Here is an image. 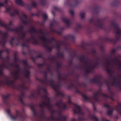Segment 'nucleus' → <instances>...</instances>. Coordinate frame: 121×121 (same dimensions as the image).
<instances>
[{
    "label": "nucleus",
    "instance_id": "obj_4",
    "mask_svg": "<svg viewBox=\"0 0 121 121\" xmlns=\"http://www.w3.org/2000/svg\"><path fill=\"white\" fill-rule=\"evenodd\" d=\"M14 13L13 14H11V15L13 16L14 14H16L18 13V12L17 10H14Z\"/></svg>",
    "mask_w": 121,
    "mask_h": 121
},
{
    "label": "nucleus",
    "instance_id": "obj_17",
    "mask_svg": "<svg viewBox=\"0 0 121 121\" xmlns=\"http://www.w3.org/2000/svg\"><path fill=\"white\" fill-rule=\"evenodd\" d=\"M76 112H75V113H76Z\"/></svg>",
    "mask_w": 121,
    "mask_h": 121
},
{
    "label": "nucleus",
    "instance_id": "obj_12",
    "mask_svg": "<svg viewBox=\"0 0 121 121\" xmlns=\"http://www.w3.org/2000/svg\"><path fill=\"white\" fill-rule=\"evenodd\" d=\"M64 22L66 23H68V20H65L64 21Z\"/></svg>",
    "mask_w": 121,
    "mask_h": 121
},
{
    "label": "nucleus",
    "instance_id": "obj_10",
    "mask_svg": "<svg viewBox=\"0 0 121 121\" xmlns=\"http://www.w3.org/2000/svg\"><path fill=\"white\" fill-rule=\"evenodd\" d=\"M112 112L111 111H109L108 112L107 114L108 115H110L112 113Z\"/></svg>",
    "mask_w": 121,
    "mask_h": 121
},
{
    "label": "nucleus",
    "instance_id": "obj_16",
    "mask_svg": "<svg viewBox=\"0 0 121 121\" xmlns=\"http://www.w3.org/2000/svg\"><path fill=\"white\" fill-rule=\"evenodd\" d=\"M52 14H54V13H53V12H52Z\"/></svg>",
    "mask_w": 121,
    "mask_h": 121
},
{
    "label": "nucleus",
    "instance_id": "obj_8",
    "mask_svg": "<svg viewBox=\"0 0 121 121\" xmlns=\"http://www.w3.org/2000/svg\"><path fill=\"white\" fill-rule=\"evenodd\" d=\"M75 107L76 108L77 110L78 109H80V107L77 105H75Z\"/></svg>",
    "mask_w": 121,
    "mask_h": 121
},
{
    "label": "nucleus",
    "instance_id": "obj_11",
    "mask_svg": "<svg viewBox=\"0 0 121 121\" xmlns=\"http://www.w3.org/2000/svg\"><path fill=\"white\" fill-rule=\"evenodd\" d=\"M44 0H40L39 2L41 3H42L43 2H44Z\"/></svg>",
    "mask_w": 121,
    "mask_h": 121
},
{
    "label": "nucleus",
    "instance_id": "obj_7",
    "mask_svg": "<svg viewBox=\"0 0 121 121\" xmlns=\"http://www.w3.org/2000/svg\"><path fill=\"white\" fill-rule=\"evenodd\" d=\"M6 112L7 114H9L10 112V110L9 109L7 110H6Z\"/></svg>",
    "mask_w": 121,
    "mask_h": 121
},
{
    "label": "nucleus",
    "instance_id": "obj_14",
    "mask_svg": "<svg viewBox=\"0 0 121 121\" xmlns=\"http://www.w3.org/2000/svg\"><path fill=\"white\" fill-rule=\"evenodd\" d=\"M104 121H109L107 120H105Z\"/></svg>",
    "mask_w": 121,
    "mask_h": 121
},
{
    "label": "nucleus",
    "instance_id": "obj_6",
    "mask_svg": "<svg viewBox=\"0 0 121 121\" xmlns=\"http://www.w3.org/2000/svg\"><path fill=\"white\" fill-rule=\"evenodd\" d=\"M11 9L10 8H6V11L7 12H9V11H11Z\"/></svg>",
    "mask_w": 121,
    "mask_h": 121
},
{
    "label": "nucleus",
    "instance_id": "obj_5",
    "mask_svg": "<svg viewBox=\"0 0 121 121\" xmlns=\"http://www.w3.org/2000/svg\"><path fill=\"white\" fill-rule=\"evenodd\" d=\"M85 16V14L84 13H82L80 14V16L81 18H83Z\"/></svg>",
    "mask_w": 121,
    "mask_h": 121
},
{
    "label": "nucleus",
    "instance_id": "obj_13",
    "mask_svg": "<svg viewBox=\"0 0 121 121\" xmlns=\"http://www.w3.org/2000/svg\"><path fill=\"white\" fill-rule=\"evenodd\" d=\"M26 15L25 14H24L23 15V17L26 18Z\"/></svg>",
    "mask_w": 121,
    "mask_h": 121
},
{
    "label": "nucleus",
    "instance_id": "obj_9",
    "mask_svg": "<svg viewBox=\"0 0 121 121\" xmlns=\"http://www.w3.org/2000/svg\"><path fill=\"white\" fill-rule=\"evenodd\" d=\"M47 18V16L46 14H45L43 16V18L44 19H46Z\"/></svg>",
    "mask_w": 121,
    "mask_h": 121
},
{
    "label": "nucleus",
    "instance_id": "obj_1",
    "mask_svg": "<svg viewBox=\"0 0 121 121\" xmlns=\"http://www.w3.org/2000/svg\"><path fill=\"white\" fill-rule=\"evenodd\" d=\"M15 2L18 5H22L23 4V3L21 0H15Z\"/></svg>",
    "mask_w": 121,
    "mask_h": 121
},
{
    "label": "nucleus",
    "instance_id": "obj_2",
    "mask_svg": "<svg viewBox=\"0 0 121 121\" xmlns=\"http://www.w3.org/2000/svg\"><path fill=\"white\" fill-rule=\"evenodd\" d=\"M7 0H5V2L2 4L1 3H0V6H4L5 4H7Z\"/></svg>",
    "mask_w": 121,
    "mask_h": 121
},
{
    "label": "nucleus",
    "instance_id": "obj_3",
    "mask_svg": "<svg viewBox=\"0 0 121 121\" xmlns=\"http://www.w3.org/2000/svg\"><path fill=\"white\" fill-rule=\"evenodd\" d=\"M10 117L11 119L13 120H14L17 118L16 117L12 116H11Z\"/></svg>",
    "mask_w": 121,
    "mask_h": 121
},
{
    "label": "nucleus",
    "instance_id": "obj_15",
    "mask_svg": "<svg viewBox=\"0 0 121 121\" xmlns=\"http://www.w3.org/2000/svg\"><path fill=\"white\" fill-rule=\"evenodd\" d=\"M73 120L74 121H75V120L74 119H73Z\"/></svg>",
    "mask_w": 121,
    "mask_h": 121
}]
</instances>
